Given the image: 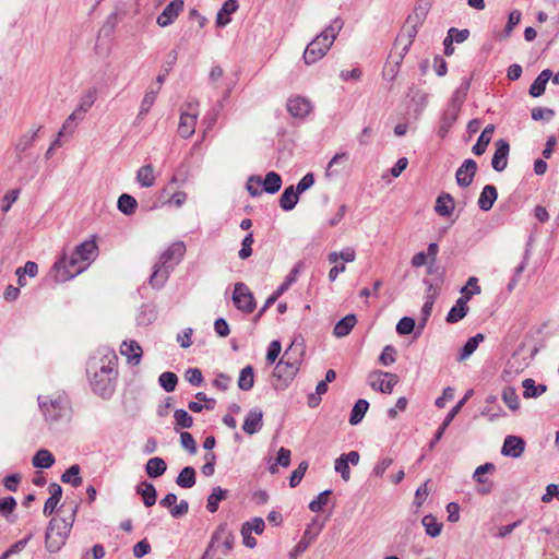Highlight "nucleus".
Instances as JSON below:
<instances>
[{"label": "nucleus", "mask_w": 559, "mask_h": 559, "mask_svg": "<svg viewBox=\"0 0 559 559\" xmlns=\"http://www.w3.org/2000/svg\"><path fill=\"white\" fill-rule=\"evenodd\" d=\"M98 247L94 239L85 240L78 245L70 255H62L51 270V275L57 282H66L82 273L97 257Z\"/></svg>", "instance_id": "obj_1"}, {"label": "nucleus", "mask_w": 559, "mask_h": 559, "mask_svg": "<svg viewBox=\"0 0 559 559\" xmlns=\"http://www.w3.org/2000/svg\"><path fill=\"white\" fill-rule=\"evenodd\" d=\"M117 356L114 352H108L102 357H92L87 362V372L91 374V385L93 391L102 397H109L115 388L117 377Z\"/></svg>", "instance_id": "obj_2"}, {"label": "nucleus", "mask_w": 559, "mask_h": 559, "mask_svg": "<svg viewBox=\"0 0 559 559\" xmlns=\"http://www.w3.org/2000/svg\"><path fill=\"white\" fill-rule=\"evenodd\" d=\"M186 253V245L182 241L173 242L159 255L158 261L153 266V273L148 278V283L153 288L160 289L167 282L170 272Z\"/></svg>", "instance_id": "obj_3"}, {"label": "nucleus", "mask_w": 559, "mask_h": 559, "mask_svg": "<svg viewBox=\"0 0 559 559\" xmlns=\"http://www.w3.org/2000/svg\"><path fill=\"white\" fill-rule=\"evenodd\" d=\"M343 25V20L338 16L335 17L325 29L309 43L304 51V60L306 64H312L326 55Z\"/></svg>", "instance_id": "obj_4"}, {"label": "nucleus", "mask_w": 559, "mask_h": 559, "mask_svg": "<svg viewBox=\"0 0 559 559\" xmlns=\"http://www.w3.org/2000/svg\"><path fill=\"white\" fill-rule=\"evenodd\" d=\"M76 508L72 510V513L67 519H51L45 535L46 549L49 552H57L66 544L67 537L71 531Z\"/></svg>", "instance_id": "obj_5"}, {"label": "nucleus", "mask_w": 559, "mask_h": 559, "mask_svg": "<svg viewBox=\"0 0 559 559\" xmlns=\"http://www.w3.org/2000/svg\"><path fill=\"white\" fill-rule=\"evenodd\" d=\"M38 405L48 423H56L68 415L70 411L69 399L63 394L38 395Z\"/></svg>", "instance_id": "obj_6"}, {"label": "nucleus", "mask_w": 559, "mask_h": 559, "mask_svg": "<svg viewBox=\"0 0 559 559\" xmlns=\"http://www.w3.org/2000/svg\"><path fill=\"white\" fill-rule=\"evenodd\" d=\"M234 544H235V535H234L233 531L228 527L227 523H221L214 531V533L211 537L210 544H209L202 559H206L210 556L211 550L215 545H217V546L222 545L223 554L227 555L229 551L233 550Z\"/></svg>", "instance_id": "obj_7"}, {"label": "nucleus", "mask_w": 559, "mask_h": 559, "mask_svg": "<svg viewBox=\"0 0 559 559\" xmlns=\"http://www.w3.org/2000/svg\"><path fill=\"white\" fill-rule=\"evenodd\" d=\"M233 301L235 307L245 313H251L255 309L254 297L243 283L235 284Z\"/></svg>", "instance_id": "obj_8"}, {"label": "nucleus", "mask_w": 559, "mask_h": 559, "mask_svg": "<svg viewBox=\"0 0 559 559\" xmlns=\"http://www.w3.org/2000/svg\"><path fill=\"white\" fill-rule=\"evenodd\" d=\"M188 110L182 111L180 115L178 134L183 138H190L195 131L197 118H198V102L188 103Z\"/></svg>", "instance_id": "obj_9"}, {"label": "nucleus", "mask_w": 559, "mask_h": 559, "mask_svg": "<svg viewBox=\"0 0 559 559\" xmlns=\"http://www.w3.org/2000/svg\"><path fill=\"white\" fill-rule=\"evenodd\" d=\"M299 371L298 366L294 368L288 367L281 358L273 370V378L276 379V383L273 384L274 389L282 391L287 389Z\"/></svg>", "instance_id": "obj_10"}, {"label": "nucleus", "mask_w": 559, "mask_h": 559, "mask_svg": "<svg viewBox=\"0 0 559 559\" xmlns=\"http://www.w3.org/2000/svg\"><path fill=\"white\" fill-rule=\"evenodd\" d=\"M399 382V377L395 373L386 371H374L369 376V383L373 390L382 393H391L394 385Z\"/></svg>", "instance_id": "obj_11"}, {"label": "nucleus", "mask_w": 559, "mask_h": 559, "mask_svg": "<svg viewBox=\"0 0 559 559\" xmlns=\"http://www.w3.org/2000/svg\"><path fill=\"white\" fill-rule=\"evenodd\" d=\"M477 163L474 159H465L455 173L457 186L461 188L471 186L477 173Z\"/></svg>", "instance_id": "obj_12"}, {"label": "nucleus", "mask_w": 559, "mask_h": 559, "mask_svg": "<svg viewBox=\"0 0 559 559\" xmlns=\"http://www.w3.org/2000/svg\"><path fill=\"white\" fill-rule=\"evenodd\" d=\"M183 0H171L157 16L156 23L160 27H167L175 22L183 10Z\"/></svg>", "instance_id": "obj_13"}, {"label": "nucleus", "mask_w": 559, "mask_h": 559, "mask_svg": "<svg viewBox=\"0 0 559 559\" xmlns=\"http://www.w3.org/2000/svg\"><path fill=\"white\" fill-rule=\"evenodd\" d=\"M496 151L493 153L492 159H491V166L492 168L501 173L508 166V156L510 152V144L507 140L500 139L496 141Z\"/></svg>", "instance_id": "obj_14"}, {"label": "nucleus", "mask_w": 559, "mask_h": 559, "mask_svg": "<svg viewBox=\"0 0 559 559\" xmlns=\"http://www.w3.org/2000/svg\"><path fill=\"white\" fill-rule=\"evenodd\" d=\"M263 426V412L260 407L251 408L245 417L242 430L247 435H254L261 430Z\"/></svg>", "instance_id": "obj_15"}, {"label": "nucleus", "mask_w": 559, "mask_h": 559, "mask_svg": "<svg viewBox=\"0 0 559 559\" xmlns=\"http://www.w3.org/2000/svg\"><path fill=\"white\" fill-rule=\"evenodd\" d=\"M524 450L525 442L521 437L507 436L501 448V453L504 456L518 459L523 454Z\"/></svg>", "instance_id": "obj_16"}, {"label": "nucleus", "mask_w": 559, "mask_h": 559, "mask_svg": "<svg viewBox=\"0 0 559 559\" xmlns=\"http://www.w3.org/2000/svg\"><path fill=\"white\" fill-rule=\"evenodd\" d=\"M304 357V347L302 343L298 342L297 340H294L289 347L284 352L282 359L283 364L285 362L288 365V367L294 368L295 366H298L300 368V365L302 362Z\"/></svg>", "instance_id": "obj_17"}, {"label": "nucleus", "mask_w": 559, "mask_h": 559, "mask_svg": "<svg viewBox=\"0 0 559 559\" xmlns=\"http://www.w3.org/2000/svg\"><path fill=\"white\" fill-rule=\"evenodd\" d=\"M287 111L295 118H304L311 111V104L305 97H292L287 102Z\"/></svg>", "instance_id": "obj_18"}, {"label": "nucleus", "mask_w": 559, "mask_h": 559, "mask_svg": "<svg viewBox=\"0 0 559 559\" xmlns=\"http://www.w3.org/2000/svg\"><path fill=\"white\" fill-rule=\"evenodd\" d=\"M468 300L469 296L467 295L461 296L456 300L455 305L450 309V311L447 314L445 320L448 323H456L467 314L468 307L466 306V304L468 302Z\"/></svg>", "instance_id": "obj_19"}, {"label": "nucleus", "mask_w": 559, "mask_h": 559, "mask_svg": "<svg viewBox=\"0 0 559 559\" xmlns=\"http://www.w3.org/2000/svg\"><path fill=\"white\" fill-rule=\"evenodd\" d=\"M497 198H498L497 188L492 185H486L483 188L480 195L478 198V201H477L478 207L484 212H488L489 210L492 209Z\"/></svg>", "instance_id": "obj_20"}, {"label": "nucleus", "mask_w": 559, "mask_h": 559, "mask_svg": "<svg viewBox=\"0 0 559 559\" xmlns=\"http://www.w3.org/2000/svg\"><path fill=\"white\" fill-rule=\"evenodd\" d=\"M460 110H456L455 108L448 107L444 109L441 119H440V126L438 130V135L443 139L447 136L450 129L453 127L455 121L457 120Z\"/></svg>", "instance_id": "obj_21"}, {"label": "nucleus", "mask_w": 559, "mask_h": 559, "mask_svg": "<svg viewBox=\"0 0 559 559\" xmlns=\"http://www.w3.org/2000/svg\"><path fill=\"white\" fill-rule=\"evenodd\" d=\"M48 491L50 493V497L46 500L44 510H43V513L46 516H50L55 512V510L62 497V488L60 485H58L56 483H51L49 485Z\"/></svg>", "instance_id": "obj_22"}, {"label": "nucleus", "mask_w": 559, "mask_h": 559, "mask_svg": "<svg viewBox=\"0 0 559 559\" xmlns=\"http://www.w3.org/2000/svg\"><path fill=\"white\" fill-rule=\"evenodd\" d=\"M238 8L239 5L237 0H226L216 14V25L218 27H224L229 24L230 15L235 13Z\"/></svg>", "instance_id": "obj_23"}, {"label": "nucleus", "mask_w": 559, "mask_h": 559, "mask_svg": "<svg viewBox=\"0 0 559 559\" xmlns=\"http://www.w3.org/2000/svg\"><path fill=\"white\" fill-rule=\"evenodd\" d=\"M454 199L450 193L442 192L436 200L435 211L438 215L448 217L454 211Z\"/></svg>", "instance_id": "obj_24"}, {"label": "nucleus", "mask_w": 559, "mask_h": 559, "mask_svg": "<svg viewBox=\"0 0 559 559\" xmlns=\"http://www.w3.org/2000/svg\"><path fill=\"white\" fill-rule=\"evenodd\" d=\"M552 72L549 69L543 70L534 82L531 84L528 94L532 97H539L545 93L546 85L548 81L551 79Z\"/></svg>", "instance_id": "obj_25"}, {"label": "nucleus", "mask_w": 559, "mask_h": 559, "mask_svg": "<svg viewBox=\"0 0 559 559\" xmlns=\"http://www.w3.org/2000/svg\"><path fill=\"white\" fill-rule=\"evenodd\" d=\"M120 353L128 357V360L138 365L142 357V348L136 341H124L120 346Z\"/></svg>", "instance_id": "obj_26"}, {"label": "nucleus", "mask_w": 559, "mask_h": 559, "mask_svg": "<svg viewBox=\"0 0 559 559\" xmlns=\"http://www.w3.org/2000/svg\"><path fill=\"white\" fill-rule=\"evenodd\" d=\"M135 491L138 495L142 497L143 503L145 507H152L156 503L157 492L153 484L147 481H141Z\"/></svg>", "instance_id": "obj_27"}, {"label": "nucleus", "mask_w": 559, "mask_h": 559, "mask_svg": "<svg viewBox=\"0 0 559 559\" xmlns=\"http://www.w3.org/2000/svg\"><path fill=\"white\" fill-rule=\"evenodd\" d=\"M495 132V126L493 124H487L480 135L478 136L477 142L472 147V152L480 156L486 152V148L488 144L490 143L492 139V134Z\"/></svg>", "instance_id": "obj_28"}, {"label": "nucleus", "mask_w": 559, "mask_h": 559, "mask_svg": "<svg viewBox=\"0 0 559 559\" xmlns=\"http://www.w3.org/2000/svg\"><path fill=\"white\" fill-rule=\"evenodd\" d=\"M469 85V80L464 79L461 85L454 91L451 100L448 104V107L455 108L456 110L461 111L462 105L467 96Z\"/></svg>", "instance_id": "obj_29"}, {"label": "nucleus", "mask_w": 559, "mask_h": 559, "mask_svg": "<svg viewBox=\"0 0 559 559\" xmlns=\"http://www.w3.org/2000/svg\"><path fill=\"white\" fill-rule=\"evenodd\" d=\"M356 323V316L347 314L335 324L333 329V334L336 337H344L350 333Z\"/></svg>", "instance_id": "obj_30"}, {"label": "nucleus", "mask_w": 559, "mask_h": 559, "mask_svg": "<svg viewBox=\"0 0 559 559\" xmlns=\"http://www.w3.org/2000/svg\"><path fill=\"white\" fill-rule=\"evenodd\" d=\"M299 200V193L295 190L294 186L287 187L280 198V206L284 211H292Z\"/></svg>", "instance_id": "obj_31"}, {"label": "nucleus", "mask_w": 559, "mask_h": 559, "mask_svg": "<svg viewBox=\"0 0 559 559\" xmlns=\"http://www.w3.org/2000/svg\"><path fill=\"white\" fill-rule=\"evenodd\" d=\"M227 490L219 486L212 489V492L207 497L206 509L211 513H215L218 510L219 502L227 498Z\"/></svg>", "instance_id": "obj_32"}, {"label": "nucleus", "mask_w": 559, "mask_h": 559, "mask_svg": "<svg viewBox=\"0 0 559 559\" xmlns=\"http://www.w3.org/2000/svg\"><path fill=\"white\" fill-rule=\"evenodd\" d=\"M522 386L524 389L523 396L525 399H536L539 397L547 391V386L545 384H536L535 380L528 378L522 382Z\"/></svg>", "instance_id": "obj_33"}, {"label": "nucleus", "mask_w": 559, "mask_h": 559, "mask_svg": "<svg viewBox=\"0 0 559 559\" xmlns=\"http://www.w3.org/2000/svg\"><path fill=\"white\" fill-rule=\"evenodd\" d=\"M282 177L275 171H269L265 178L262 179L263 191L270 194H275L282 187Z\"/></svg>", "instance_id": "obj_34"}, {"label": "nucleus", "mask_w": 559, "mask_h": 559, "mask_svg": "<svg viewBox=\"0 0 559 559\" xmlns=\"http://www.w3.org/2000/svg\"><path fill=\"white\" fill-rule=\"evenodd\" d=\"M167 469V465L162 457H152L146 462L145 471L151 478L162 476Z\"/></svg>", "instance_id": "obj_35"}, {"label": "nucleus", "mask_w": 559, "mask_h": 559, "mask_svg": "<svg viewBox=\"0 0 559 559\" xmlns=\"http://www.w3.org/2000/svg\"><path fill=\"white\" fill-rule=\"evenodd\" d=\"M97 99V90L95 87H90L81 97L79 100V104L76 106L78 111L81 112V115H85L94 105V103Z\"/></svg>", "instance_id": "obj_36"}, {"label": "nucleus", "mask_w": 559, "mask_h": 559, "mask_svg": "<svg viewBox=\"0 0 559 559\" xmlns=\"http://www.w3.org/2000/svg\"><path fill=\"white\" fill-rule=\"evenodd\" d=\"M485 336L481 333H478L467 340V342L462 347L460 355L457 357L459 361H463L467 359L478 347L479 343L483 342Z\"/></svg>", "instance_id": "obj_37"}, {"label": "nucleus", "mask_w": 559, "mask_h": 559, "mask_svg": "<svg viewBox=\"0 0 559 559\" xmlns=\"http://www.w3.org/2000/svg\"><path fill=\"white\" fill-rule=\"evenodd\" d=\"M136 181L141 187H152L155 182L154 169L151 164L144 165L136 171Z\"/></svg>", "instance_id": "obj_38"}, {"label": "nucleus", "mask_w": 559, "mask_h": 559, "mask_svg": "<svg viewBox=\"0 0 559 559\" xmlns=\"http://www.w3.org/2000/svg\"><path fill=\"white\" fill-rule=\"evenodd\" d=\"M368 408H369L368 401H366L364 399H359L355 403L354 407L352 408L350 416H349V424L353 426L358 425L365 417Z\"/></svg>", "instance_id": "obj_39"}, {"label": "nucleus", "mask_w": 559, "mask_h": 559, "mask_svg": "<svg viewBox=\"0 0 559 559\" xmlns=\"http://www.w3.org/2000/svg\"><path fill=\"white\" fill-rule=\"evenodd\" d=\"M176 484L187 489L193 487L195 485V469L191 466L183 467L176 478Z\"/></svg>", "instance_id": "obj_40"}, {"label": "nucleus", "mask_w": 559, "mask_h": 559, "mask_svg": "<svg viewBox=\"0 0 559 559\" xmlns=\"http://www.w3.org/2000/svg\"><path fill=\"white\" fill-rule=\"evenodd\" d=\"M254 384V370L251 365L246 366L241 369L238 378V386L242 391H249Z\"/></svg>", "instance_id": "obj_41"}, {"label": "nucleus", "mask_w": 559, "mask_h": 559, "mask_svg": "<svg viewBox=\"0 0 559 559\" xmlns=\"http://www.w3.org/2000/svg\"><path fill=\"white\" fill-rule=\"evenodd\" d=\"M32 463L37 468H49L55 463V456L46 449H41L33 456Z\"/></svg>", "instance_id": "obj_42"}, {"label": "nucleus", "mask_w": 559, "mask_h": 559, "mask_svg": "<svg viewBox=\"0 0 559 559\" xmlns=\"http://www.w3.org/2000/svg\"><path fill=\"white\" fill-rule=\"evenodd\" d=\"M421 524L425 532L430 537H437L441 533L442 524L437 521L432 514H427L423 518Z\"/></svg>", "instance_id": "obj_43"}, {"label": "nucleus", "mask_w": 559, "mask_h": 559, "mask_svg": "<svg viewBox=\"0 0 559 559\" xmlns=\"http://www.w3.org/2000/svg\"><path fill=\"white\" fill-rule=\"evenodd\" d=\"M118 210L124 215H131L135 212L138 206L136 200L127 193H123L118 199Z\"/></svg>", "instance_id": "obj_44"}, {"label": "nucleus", "mask_w": 559, "mask_h": 559, "mask_svg": "<svg viewBox=\"0 0 559 559\" xmlns=\"http://www.w3.org/2000/svg\"><path fill=\"white\" fill-rule=\"evenodd\" d=\"M348 160V153L342 152L336 153L331 160L329 162L326 169H325V176L328 178L336 177L340 175V170L335 168L336 165H340L342 163H345Z\"/></svg>", "instance_id": "obj_45"}, {"label": "nucleus", "mask_w": 559, "mask_h": 559, "mask_svg": "<svg viewBox=\"0 0 559 559\" xmlns=\"http://www.w3.org/2000/svg\"><path fill=\"white\" fill-rule=\"evenodd\" d=\"M61 481L66 484H71L73 487H79L82 485V477L80 476V466L74 464L70 466L62 475Z\"/></svg>", "instance_id": "obj_46"}, {"label": "nucleus", "mask_w": 559, "mask_h": 559, "mask_svg": "<svg viewBox=\"0 0 559 559\" xmlns=\"http://www.w3.org/2000/svg\"><path fill=\"white\" fill-rule=\"evenodd\" d=\"M155 319H156L155 310L147 305L142 306L136 314V322L139 325H142V326L150 325L151 323H153L155 321Z\"/></svg>", "instance_id": "obj_47"}, {"label": "nucleus", "mask_w": 559, "mask_h": 559, "mask_svg": "<svg viewBox=\"0 0 559 559\" xmlns=\"http://www.w3.org/2000/svg\"><path fill=\"white\" fill-rule=\"evenodd\" d=\"M418 27L419 26L412 25L406 22L402 28L401 34L396 37L394 48L397 49L400 47V43H402L403 40H409V43L413 44V40L417 35Z\"/></svg>", "instance_id": "obj_48"}, {"label": "nucleus", "mask_w": 559, "mask_h": 559, "mask_svg": "<svg viewBox=\"0 0 559 559\" xmlns=\"http://www.w3.org/2000/svg\"><path fill=\"white\" fill-rule=\"evenodd\" d=\"M39 130H40V128H37L36 130H33L31 132H27V133L21 135L15 144V150L19 153H23L26 150H28L35 142Z\"/></svg>", "instance_id": "obj_49"}, {"label": "nucleus", "mask_w": 559, "mask_h": 559, "mask_svg": "<svg viewBox=\"0 0 559 559\" xmlns=\"http://www.w3.org/2000/svg\"><path fill=\"white\" fill-rule=\"evenodd\" d=\"M159 385L168 393L174 392L178 383V377L170 371L163 372L158 378Z\"/></svg>", "instance_id": "obj_50"}, {"label": "nucleus", "mask_w": 559, "mask_h": 559, "mask_svg": "<svg viewBox=\"0 0 559 559\" xmlns=\"http://www.w3.org/2000/svg\"><path fill=\"white\" fill-rule=\"evenodd\" d=\"M247 191L251 197H258L263 192L262 178L257 175H252L248 178L246 185Z\"/></svg>", "instance_id": "obj_51"}, {"label": "nucleus", "mask_w": 559, "mask_h": 559, "mask_svg": "<svg viewBox=\"0 0 559 559\" xmlns=\"http://www.w3.org/2000/svg\"><path fill=\"white\" fill-rule=\"evenodd\" d=\"M502 400L507 406L512 411H518L520 407L519 396L515 389L506 388L502 392Z\"/></svg>", "instance_id": "obj_52"}, {"label": "nucleus", "mask_w": 559, "mask_h": 559, "mask_svg": "<svg viewBox=\"0 0 559 559\" xmlns=\"http://www.w3.org/2000/svg\"><path fill=\"white\" fill-rule=\"evenodd\" d=\"M474 391L471 389L466 391L463 399L457 402V404L448 413V415L444 418V426H449L450 423L454 419V417L457 415V413L461 411V408L464 406V404L473 396Z\"/></svg>", "instance_id": "obj_53"}, {"label": "nucleus", "mask_w": 559, "mask_h": 559, "mask_svg": "<svg viewBox=\"0 0 559 559\" xmlns=\"http://www.w3.org/2000/svg\"><path fill=\"white\" fill-rule=\"evenodd\" d=\"M428 7L427 5H418L414 9L412 14L408 15L406 22L412 25L420 26L427 15Z\"/></svg>", "instance_id": "obj_54"}, {"label": "nucleus", "mask_w": 559, "mask_h": 559, "mask_svg": "<svg viewBox=\"0 0 559 559\" xmlns=\"http://www.w3.org/2000/svg\"><path fill=\"white\" fill-rule=\"evenodd\" d=\"M495 469L496 466L492 463H485L483 465H479L473 474V479L479 485H486V481L488 480L484 476H486V473L493 472Z\"/></svg>", "instance_id": "obj_55"}, {"label": "nucleus", "mask_w": 559, "mask_h": 559, "mask_svg": "<svg viewBox=\"0 0 559 559\" xmlns=\"http://www.w3.org/2000/svg\"><path fill=\"white\" fill-rule=\"evenodd\" d=\"M157 97V91H146L140 106L139 117L145 116L152 106L154 105Z\"/></svg>", "instance_id": "obj_56"}, {"label": "nucleus", "mask_w": 559, "mask_h": 559, "mask_svg": "<svg viewBox=\"0 0 559 559\" xmlns=\"http://www.w3.org/2000/svg\"><path fill=\"white\" fill-rule=\"evenodd\" d=\"M332 493L331 490H324L322 492H320L316 499H313L310 503H309V509L312 511V512H320L324 506L328 504V501H329V496Z\"/></svg>", "instance_id": "obj_57"}, {"label": "nucleus", "mask_w": 559, "mask_h": 559, "mask_svg": "<svg viewBox=\"0 0 559 559\" xmlns=\"http://www.w3.org/2000/svg\"><path fill=\"white\" fill-rule=\"evenodd\" d=\"M469 36V31L464 29H457L455 27H451L448 31V36L445 37V41H450V44H453V41L460 44L465 41Z\"/></svg>", "instance_id": "obj_58"}, {"label": "nucleus", "mask_w": 559, "mask_h": 559, "mask_svg": "<svg viewBox=\"0 0 559 559\" xmlns=\"http://www.w3.org/2000/svg\"><path fill=\"white\" fill-rule=\"evenodd\" d=\"M176 425L181 428H190L193 425V418L187 411L179 408L174 413Z\"/></svg>", "instance_id": "obj_59"}, {"label": "nucleus", "mask_w": 559, "mask_h": 559, "mask_svg": "<svg viewBox=\"0 0 559 559\" xmlns=\"http://www.w3.org/2000/svg\"><path fill=\"white\" fill-rule=\"evenodd\" d=\"M33 535L29 534L25 538L17 540L10 548L2 554L0 559H8L10 556L21 552L27 545V543L32 539Z\"/></svg>", "instance_id": "obj_60"}, {"label": "nucleus", "mask_w": 559, "mask_h": 559, "mask_svg": "<svg viewBox=\"0 0 559 559\" xmlns=\"http://www.w3.org/2000/svg\"><path fill=\"white\" fill-rule=\"evenodd\" d=\"M415 329V320L411 317H403L396 324V332L400 335H408Z\"/></svg>", "instance_id": "obj_61"}, {"label": "nucleus", "mask_w": 559, "mask_h": 559, "mask_svg": "<svg viewBox=\"0 0 559 559\" xmlns=\"http://www.w3.org/2000/svg\"><path fill=\"white\" fill-rule=\"evenodd\" d=\"M307 468H308V463L306 461H302L299 463L297 468L290 475V478H289L290 487L295 488L297 485H299V483L301 481V479L304 478V476L307 472Z\"/></svg>", "instance_id": "obj_62"}, {"label": "nucleus", "mask_w": 559, "mask_h": 559, "mask_svg": "<svg viewBox=\"0 0 559 559\" xmlns=\"http://www.w3.org/2000/svg\"><path fill=\"white\" fill-rule=\"evenodd\" d=\"M282 350L281 342L277 340L272 341L269 344L267 350H266V362L272 365L275 362V360L278 358Z\"/></svg>", "instance_id": "obj_63"}, {"label": "nucleus", "mask_w": 559, "mask_h": 559, "mask_svg": "<svg viewBox=\"0 0 559 559\" xmlns=\"http://www.w3.org/2000/svg\"><path fill=\"white\" fill-rule=\"evenodd\" d=\"M480 292H481V288L478 285L477 277H475V276L469 277L467 280L466 285L461 289L462 296L467 295V296H469V299L472 298L473 295L480 294Z\"/></svg>", "instance_id": "obj_64"}]
</instances>
